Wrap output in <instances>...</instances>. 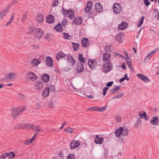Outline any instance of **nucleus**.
Here are the masks:
<instances>
[{"instance_id": "c03bdc74", "label": "nucleus", "mask_w": 159, "mask_h": 159, "mask_svg": "<svg viewBox=\"0 0 159 159\" xmlns=\"http://www.w3.org/2000/svg\"><path fill=\"white\" fill-rule=\"evenodd\" d=\"M48 106L49 108L52 109L54 107L53 102L52 101L49 102L48 104Z\"/></svg>"}, {"instance_id": "bb28decb", "label": "nucleus", "mask_w": 159, "mask_h": 159, "mask_svg": "<svg viewBox=\"0 0 159 159\" xmlns=\"http://www.w3.org/2000/svg\"><path fill=\"white\" fill-rule=\"evenodd\" d=\"M128 26L127 23L125 22H123L118 26V28L120 30H123L126 28Z\"/></svg>"}, {"instance_id": "37998d69", "label": "nucleus", "mask_w": 159, "mask_h": 159, "mask_svg": "<svg viewBox=\"0 0 159 159\" xmlns=\"http://www.w3.org/2000/svg\"><path fill=\"white\" fill-rule=\"evenodd\" d=\"M8 153L7 152L6 153H3L0 157V159H5L8 156Z\"/></svg>"}, {"instance_id": "0eeeda50", "label": "nucleus", "mask_w": 159, "mask_h": 159, "mask_svg": "<svg viewBox=\"0 0 159 159\" xmlns=\"http://www.w3.org/2000/svg\"><path fill=\"white\" fill-rule=\"evenodd\" d=\"M35 37L38 39H39L43 35V31L39 28H36L34 31Z\"/></svg>"}, {"instance_id": "412c9836", "label": "nucleus", "mask_w": 159, "mask_h": 159, "mask_svg": "<svg viewBox=\"0 0 159 159\" xmlns=\"http://www.w3.org/2000/svg\"><path fill=\"white\" fill-rule=\"evenodd\" d=\"M120 87L119 86H115L110 90L111 93L112 94L117 93L120 89Z\"/></svg>"}, {"instance_id": "2f4dec72", "label": "nucleus", "mask_w": 159, "mask_h": 159, "mask_svg": "<svg viewBox=\"0 0 159 159\" xmlns=\"http://www.w3.org/2000/svg\"><path fill=\"white\" fill-rule=\"evenodd\" d=\"M49 93V88H47L43 90L42 95L43 97H46L48 96Z\"/></svg>"}, {"instance_id": "864d4df0", "label": "nucleus", "mask_w": 159, "mask_h": 159, "mask_svg": "<svg viewBox=\"0 0 159 159\" xmlns=\"http://www.w3.org/2000/svg\"><path fill=\"white\" fill-rule=\"evenodd\" d=\"M143 115H141V116H143V117L145 120H149V117L148 116H147L146 115V112L145 111L143 112Z\"/></svg>"}, {"instance_id": "0e129e2a", "label": "nucleus", "mask_w": 159, "mask_h": 159, "mask_svg": "<svg viewBox=\"0 0 159 159\" xmlns=\"http://www.w3.org/2000/svg\"><path fill=\"white\" fill-rule=\"evenodd\" d=\"M108 88L107 87H105L103 88V95L105 96L106 95V91L107 90H108Z\"/></svg>"}, {"instance_id": "9b49d317", "label": "nucleus", "mask_w": 159, "mask_h": 159, "mask_svg": "<svg viewBox=\"0 0 159 159\" xmlns=\"http://www.w3.org/2000/svg\"><path fill=\"white\" fill-rule=\"evenodd\" d=\"M67 60L70 66H73L75 63V59L70 55L67 56Z\"/></svg>"}, {"instance_id": "4be33fe9", "label": "nucleus", "mask_w": 159, "mask_h": 159, "mask_svg": "<svg viewBox=\"0 0 159 159\" xmlns=\"http://www.w3.org/2000/svg\"><path fill=\"white\" fill-rule=\"evenodd\" d=\"M103 140L104 139L102 137L100 138L98 135H96L95 139V142L97 144H101L102 143Z\"/></svg>"}, {"instance_id": "bf43d9fd", "label": "nucleus", "mask_w": 159, "mask_h": 159, "mask_svg": "<svg viewBox=\"0 0 159 159\" xmlns=\"http://www.w3.org/2000/svg\"><path fill=\"white\" fill-rule=\"evenodd\" d=\"M144 4L147 7L149 6L150 4V2L148 0H143Z\"/></svg>"}, {"instance_id": "f704fd0d", "label": "nucleus", "mask_w": 159, "mask_h": 159, "mask_svg": "<svg viewBox=\"0 0 159 159\" xmlns=\"http://www.w3.org/2000/svg\"><path fill=\"white\" fill-rule=\"evenodd\" d=\"M116 39L120 43H121L123 41V36L121 34H119L116 37Z\"/></svg>"}, {"instance_id": "774afa93", "label": "nucleus", "mask_w": 159, "mask_h": 159, "mask_svg": "<svg viewBox=\"0 0 159 159\" xmlns=\"http://www.w3.org/2000/svg\"><path fill=\"white\" fill-rule=\"evenodd\" d=\"M114 56L115 57H117V56H119L120 57H124L122 55H120L119 53H118L117 52H115L114 53Z\"/></svg>"}, {"instance_id": "4d7b16f0", "label": "nucleus", "mask_w": 159, "mask_h": 159, "mask_svg": "<svg viewBox=\"0 0 159 159\" xmlns=\"http://www.w3.org/2000/svg\"><path fill=\"white\" fill-rule=\"evenodd\" d=\"M91 110H92L94 111H98V107H92L90 108H89L88 109V110L89 111Z\"/></svg>"}, {"instance_id": "a18cd8bd", "label": "nucleus", "mask_w": 159, "mask_h": 159, "mask_svg": "<svg viewBox=\"0 0 159 159\" xmlns=\"http://www.w3.org/2000/svg\"><path fill=\"white\" fill-rule=\"evenodd\" d=\"M107 108V106H105L103 107H98V111L102 112L105 110Z\"/></svg>"}, {"instance_id": "6e6d98bb", "label": "nucleus", "mask_w": 159, "mask_h": 159, "mask_svg": "<svg viewBox=\"0 0 159 159\" xmlns=\"http://www.w3.org/2000/svg\"><path fill=\"white\" fill-rule=\"evenodd\" d=\"M127 63L128 65L129 68H130V70L132 71H133V68L131 64V61H128L127 62Z\"/></svg>"}, {"instance_id": "c9c22d12", "label": "nucleus", "mask_w": 159, "mask_h": 159, "mask_svg": "<svg viewBox=\"0 0 159 159\" xmlns=\"http://www.w3.org/2000/svg\"><path fill=\"white\" fill-rule=\"evenodd\" d=\"M54 29L57 31H61L62 30V28L61 24H58L54 27Z\"/></svg>"}, {"instance_id": "dca6fc26", "label": "nucleus", "mask_w": 159, "mask_h": 159, "mask_svg": "<svg viewBox=\"0 0 159 159\" xmlns=\"http://www.w3.org/2000/svg\"><path fill=\"white\" fill-rule=\"evenodd\" d=\"M159 121L158 118L156 116H154L150 120V123L152 125L156 126L158 125Z\"/></svg>"}, {"instance_id": "4c0bfd02", "label": "nucleus", "mask_w": 159, "mask_h": 159, "mask_svg": "<svg viewBox=\"0 0 159 159\" xmlns=\"http://www.w3.org/2000/svg\"><path fill=\"white\" fill-rule=\"evenodd\" d=\"M78 59L81 62L85 63V60L82 54H80L79 55Z\"/></svg>"}, {"instance_id": "79ce46f5", "label": "nucleus", "mask_w": 159, "mask_h": 159, "mask_svg": "<svg viewBox=\"0 0 159 159\" xmlns=\"http://www.w3.org/2000/svg\"><path fill=\"white\" fill-rule=\"evenodd\" d=\"M63 36L65 39L70 40L71 39V36L68 34L64 33L63 34Z\"/></svg>"}, {"instance_id": "72a5a7b5", "label": "nucleus", "mask_w": 159, "mask_h": 159, "mask_svg": "<svg viewBox=\"0 0 159 159\" xmlns=\"http://www.w3.org/2000/svg\"><path fill=\"white\" fill-rule=\"evenodd\" d=\"M82 19L81 17L76 18L73 20V22L77 25H80L82 23Z\"/></svg>"}, {"instance_id": "aec40b11", "label": "nucleus", "mask_w": 159, "mask_h": 159, "mask_svg": "<svg viewBox=\"0 0 159 159\" xmlns=\"http://www.w3.org/2000/svg\"><path fill=\"white\" fill-rule=\"evenodd\" d=\"M55 18L54 16L52 15H50L46 18L47 22L49 23H52L55 21Z\"/></svg>"}, {"instance_id": "f03ea898", "label": "nucleus", "mask_w": 159, "mask_h": 159, "mask_svg": "<svg viewBox=\"0 0 159 159\" xmlns=\"http://www.w3.org/2000/svg\"><path fill=\"white\" fill-rule=\"evenodd\" d=\"M112 68V65L110 61L105 63L102 65V70L103 72L107 73L109 72Z\"/></svg>"}, {"instance_id": "a211bd4d", "label": "nucleus", "mask_w": 159, "mask_h": 159, "mask_svg": "<svg viewBox=\"0 0 159 159\" xmlns=\"http://www.w3.org/2000/svg\"><path fill=\"white\" fill-rule=\"evenodd\" d=\"M43 83L41 81H37L35 84V87L36 89H41L43 88Z\"/></svg>"}, {"instance_id": "cd10ccee", "label": "nucleus", "mask_w": 159, "mask_h": 159, "mask_svg": "<svg viewBox=\"0 0 159 159\" xmlns=\"http://www.w3.org/2000/svg\"><path fill=\"white\" fill-rule=\"evenodd\" d=\"M41 77L42 80L45 83H47L50 79L49 75L47 74H45L42 75Z\"/></svg>"}, {"instance_id": "de8ad7c7", "label": "nucleus", "mask_w": 159, "mask_h": 159, "mask_svg": "<svg viewBox=\"0 0 159 159\" xmlns=\"http://www.w3.org/2000/svg\"><path fill=\"white\" fill-rule=\"evenodd\" d=\"M141 117L139 118L138 120H137L136 123L135 124V125L136 126H138L141 124Z\"/></svg>"}, {"instance_id": "2eb2a0df", "label": "nucleus", "mask_w": 159, "mask_h": 159, "mask_svg": "<svg viewBox=\"0 0 159 159\" xmlns=\"http://www.w3.org/2000/svg\"><path fill=\"white\" fill-rule=\"evenodd\" d=\"M9 8V7H6L0 12V20H2L3 17L7 14Z\"/></svg>"}, {"instance_id": "e433bc0d", "label": "nucleus", "mask_w": 159, "mask_h": 159, "mask_svg": "<svg viewBox=\"0 0 159 159\" xmlns=\"http://www.w3.org/2000/svg\"><path fill=\"white\" fill-rule=\"evenodd\" d=\"M153 10L155 18L157 19V20H159V13L158 10L156 8H154Z\"/></svg>"}, {"instance_id": "7c9ffc66", "label": "nucleus", "mask_w": 159, "mask_h": 159, "mask_svg": "<svg viewBox=\"0 0 159 159\" xmlns=\"http://www.w3.org/2000/svg\"><path fill=\"white\" fill-rule=\"evenodd\" d=\"M31 62L33 66H37L40 63V61L38 59L36 58L33 59L32 60Z\"/></svg>"}, {"instance_id": "6ab92c4d", "label": "nucleus", "mask_w": 159, "mask_h": 159, "mask_svg": "<svg viewBox=\"0 0 159 159\" xmlns=\"http://www.w3.org/2000/svg\"><path fill=\"white\" fill-rule=\"evenodd\" d=\"M76 65V69L78 73L82 72L84 70V65L80 62H78L77 63Z\"/></svg>"}, {"instance_id": "423d86ee", "label": "nucleus", "mask_w": 159, "mask_h": 159, "mask_svg": "<svg viewBox=\"0 0 159 159\" xmlns=\"http://www.w3.org/2000/svg\"><path fill=\"white\" fill-rule=\"evenodd\" d=\"M17 74L15 73L10 72L6 75L5 78L9 80L13 81L16 79Z\"/></svg>"}, {"instance_id": "69168bd1", "label": "nucleus", "mask_w": 159, "mask_h": 159, "mask_svg": "<svg viewBox=\"0 0 159 159\" xmlns=\"http://www.w3.org/2000/svg\"><path fill=\"white\" fill-rule=\"evenodd\" d=\"M49 91L51 92H54L55 90V87L54 86H50L49 88Z\"/></svg>"}, {"instance_id": "052dcab7", "label": "nucleus", "mask_w": 159, "mask_h": 159, "mask_svg": "<svg viewBox=\"0 0 159 159\" xmlns=\"http://www.w3.org/2000/svg\"><path fill=\"white\" fill-rule=\"evenodd\" d=\"M115 119L117 122H120L121 120V118L120 116H117L115 117Z\"/></svg>"}, {"instance_id": "39448f33", "label": "nucleus", "mask_w": 159, "mask_h": 159, "mask_svg": "<svg viewBox=\"0 0 159 159\" xmlns=\"http://www.w3.org/2000/svg\"><path fill=\"white\" fill-rule=\"evenodd\" d=\"M26 126L27 127V129H32L34 130L35 132H42L43 131L41 128L40 126L31 124H28Z\"/></svg>"}, {"instance_id": "e2e57ef3", "label": "nucleus", "mask_w": 159, "mask_h": 159, "mask_svg": "<svg viewBox=\"0 0 159 159\" xmlns=\"http://www.w3.org/2000/svg\"><path fill=\"white\" fill-rule=\"evenodd\" d=\"M151 57H150V56H148V54L146 56L145 58L144 59V61L145 62H147L149 60V58Z\"/></svg>"}, {"instance_id": "6e6552de", "label": "nucleus", "mask_w": 159, "mask_h": 159, "mask_svg": "<svg viewBox=\"0 0 159 159\" xmlns=\"http://www.w3.org/2000/svg\"><path fill=\"white\" fill-rule=\"evenodd\" d=\"M26 77L30 80L34 81L37 79V76L33 72L30 71L28 72L26 75Z\"/></svg>"}, {"instance_id": "f3484780", "label": "nucleus", "mask_w": 159, "mask_h": 159, "mask_svg": "<svg viewBox=\"0 0 159 159\" xmlns=\"http://www.w3.org/2000/svg\"><path fill=\"white\" fill-rule=\"evenodd\" d=\"M28 124H22L17 125L14 126V129H27L26 125Z\"/></svg>"}, {"instance_id": "09e8293b", "label": "nucleus", "mask_w": 159, "mask_h": 159, "mask_svg": "<svg viewBox=\"0 0 159 159\" xmlns=\"http://www.w3.org/2000/svg\"><path fill=\"white\" fill-rule=\"evenodd\" d=\"M144 18V17L143 16L141 18V20L139 21V22L138 23V25H137V26L138 27H140L141 25L142 24V23L143 22Z\"/></svg>"}, {"instance_id": "20e7f679", "label": "nucleus", "mask_w": 159, "mask_h": 159, "mask_svg": "<svg viewBox=\"0 0 159 159\" xmlns=\"http://www.w3.org/2000/svg\"><path fill=\"white\" fill-rule=\"evenodd\" d=\"M21 109L19 107H16L14 108L11 109V117L13 119H16L17 117L19 116L20 114V111H21Z\"/></svg>"}, {"instance_id": "1a4fd4ad", "label": "nucleus", "mask_w": 159, "mask_h": 159, "mask_svg": "<svg viewBox=\"0 0 159 159\" xmlns=\"http://www.w3.org/2000/svg\"><path fill=\"white\" fill-rule=\"evenodd\" d=\"M114 11L117 14L120 13L121 11V6L118 3H115L113 7Z\"/></svg>"}, {"instance_id": "338daca9", "label": "nucleus", "mask_w": 159, "mask_h": 159, "mask_svg": "<svg viewBox=\"0 0 159 159\" xmlns=\"http://www.w3.org/2000/svg\"><path fill=\"white\" fill-rule=\"evenodd\" d=\"M31 47L33 49H36L39 48V46L35 45L32 44L31 46Z\"/></svg>"}, {"instance_id": "58836bf2", "label": "nucleus", "mask_w": 159, "mask_h": 159, "mask_svg": "<svg viewBox=\"0 0 159 159\" xmlns=\"http://www.w3.org/2000/svg\"><path fill=\"white\" fill-rule=\"evenodd\" d=\"M15 15V14L13 13L12 14V15H11V19H10V20L7 22V23L6 24V26H8L10 24L12 21L13 20L14 18V17Z\"/></svg>"}, {"instance_id": "473e14b6", "label": "nucleus", "mask_w": 159, "mask_h": 159, "mask_svg": "<svg viewBox=\"0 0 159 159\" xmlns=\"http://www.w3.org/2000/svg\"><path fill=\"white\" fill-rule=\"evenodd\" d=\"M43 16L41 14H39L36 17L37 21L39 22L40 23L42 22L43 20Z\"/></svg>"}, {"instance_id": "5701e85b", "label": "nucleus", "mask_w": 159, "mask_h": 159, "mask_svg": "<svg viewBox=\"0 0 159 159\" xmlns=\"http://www.w3.org/2000/svg\"><path fill=\"white\" fill-rule=\"evenodd\" d=\"M45 62L46 65L49 67H52L53 66L52 61L49 57H47Z\"/></svg>"}, {"instance_id": "49530a36", "label": "nucleus", "mask_w": 159, "mask_h": 159, "mask_svg": "<svg viewBox=\"0 0 159 159\" xmlns=\"http://www.w3.org/2000/svg\"><path fill=\"white\" fill-rule=\"evenodd\" d=\"M32 141L31 140V139H30L28 140H26L24 142V144L25 145H30L31 143L32 142Z\"/></svg>"}, {"instance_id": "c756f323", "label": "nucleus", "mask_w": 159, "mask_h": 159, "mask_svg": "<svg viewBox=\"0 0 159 159\" xmlns=\"http://www.w3.org/2000/svg\"><path fill=\"white\" fill-rule=\"evenodd\" d=\"M66 56V55L63 53L62 52H58L56 55V59L58 61L60 59V58H65Z\"/></svg>"}, {"instance_id": "9d476101", "label": "nucleus", "mask_w": 159, "mask_h": 159, "mask_svg": "<svg viewBox=\"0 0 159 159\" xmlns=\"http://www.w3.org/2000/svg\"><path fill=\"white\" fill-rule=\"evenodd\" d=\"M88 65L91 69H94L97 65V62L96 60L89 59L88 62Z\"/></svg>"}, {"instance_id": "b1692460", "label": "nucleus", "mask_w": 159, "mask_h": 159, "mask_svg": "<svg viewBox=\"0 0 159 159\" xmlns=\"http://www.w3.org/2000/svg\"><path fill=\"white\" fill-rule=\"evenodd\" d=\"M111 54L110 53L105 52L103 55L102 59L104 61H107L110 59Z\"/></svg>"}, {"instance_id": "f8f14e48", "label": "nucleus", "mask_w": 159, "mask_h": 159, "mask_svg": "<svg viewBox=\"0 0 159 159\" xmlns=\"http://www.w3.org/2000/svg\"><path fill=\"white\" fill-rule=\"evenodd\" d=\"M95 9L98 12H101L103 10V8L102 4L99 2L97 3L95 5Z\"/></svg>"}, {"instance_id": "ea45409f", "label": "nucleus", "mask_w": 159, "mask_h": 159, "mask_svg": "<svg viewBox=\"0 0 159 159\" xmlns=\"http://www.w3.org/2000/svg\"><path fill=\"white\" fill-rule=\"evenodd\" d=\"M64 131L66 132L67 133L72 134L73 133V130L70 127H67L64 129Z\"/></svg>"}, {"instance_id": "f257e3e1", "label": "nucleus", "mask_w": 159, "mask_h": 159, "mask_svg": "<svg viewBox=\"0 0 159 159\" xmlns=\"http://www.w3.org/2000/svg\"><path fill=\"white\" fill-rule=\"evenodd\" d=\"M129 134V130L126 127H120L119 129L116 130L115 132V136L117 137H120L121 136H126Z\"/></svg>"}, {"instance_id": "a19ab883", "label": "nucleus", "mask_w": 159, "mask_h": 159, "mask_svg": "<svg viewBox=\"0 0 159 159\" xmlns=\"http://www.w3.org/2000/svg\"><path fill=\"white\" fill-rule=\"evenodd\" d=\"M72 44L73 46L74 50L76 51L79 47V44L77 43H72Z\"/></svg>"}, {"instance_id": "4468645a", "label": "nucleus", "mask_w": 159, "mask_h": 159, "mask_svg": "<svg viewBox=\"0 0 159 159\" xmlns=\"http://www.w3.org/2000/svg\"><path fill=\"white\" fill-rule=\"evenodd\" d=\"M70 148L71 149L76 148L80 145V143L75 140H72L70 143Z\"/></svg>"}, {"instance_id": "5fc2aeb1", "label": "nucleus", "mask_w": 159, "mask_h": 159, "mask_svg": "<svg viewBox=\"0 0 159 159\" xmlns=\"http://www.w3.org/2000/svg\"><path fill=\"white\" fill-rule=\"evenodd\" d=\"M58 4V0H53L52 4L53 7L57 6Z\"/></svg>"}, {"instance_id": "7ed1b4c3", "label": "nucleus", "mask_w": 159, "mask_h": 159, "mask_svg": "<svg viewBox=\"0 0 159 159\" xmlns=\"http://www.w3.org/2000/svg\"><path fill=\"white\" fill-rule=\"evenodd\" d=\"M61 12L64 16L68 15L69 17L72 20L74 19V13L72 10H66L63 7L61 9Z\"/></svg>"}, {"instance_id": "603ef678", "label": "nucleus", "mask_w": 159, "mask_h": 159, "mask_svg": "<svg viewBox=\"0 0 159 159\" xmlns=\"http://www.w3.org/2000/svg\"><path fill=\"white\" fill-rule=\"evenodd\" d=\"M58 157L61 159H63L64 158V154L62 151L59 152L58 156Z\"/></svg>"}, {"instance_id": "13d9d810", "label": "nucleus", "mask_w": 159, "mask_h": 159, "mask_svg": "<svg viewBox=\"0 0 159 159\" xmlns=\"http://www.w3.org/2000/svg\"><path fill=\"white\" fill-rule=\"evenodd\" d=\"M67 159H75V157L73 154H70L67 157Z\"/></svg>"}, {"instance_id": "680f3d73", "label": "nucleus", "mask_w": 159, "mask_h": 159, "mask_svg": "<svg viewBox=\"0 0 159 159\" xmlns=\"http://www.w3.org/2000/svg\"><path fill=\"white\" fill-rule=\"evenodd\" d=\"M68 21L66 19H64L62 22V24L63 26H65L67 24Z\"/></svg>"}, {"instance_id": "3c124183", "label": "nucleus", "mask_w": 159, "mask_h": 159, "mask_svg": "<svg viewBox=\"0 0 159 159\" xmlns=\"http://www.w3.org/2000/svg\"><path fill=\"white\" fill-rule=\"evenodd\" d=\"M27 18V14L25 12H24L22 16V22L25 21Z\"/></svg>"}, {"instance_id": "c85d7f7f", "label": "nucleus", "mask_w": 159, "mask_h": 159, "mask_svg": "<svg viewBox=\"0 0 159 159\" xmlns=\"http://www.w3.org/2000/svg\"><path fill=\"white\" fill-rule=\"evenodd\" d=\"M92 6V3L91 1H89L88 2L86 7L85 9V11L86 12H88L90 10Z\"/></svg>"}, {"instance_id": "a878e982", "label": "nucleus", "mask_w": 159, "mask_h": 159, "mask_svg": "<svg viewBox=\"0 0 159 159\" xmlns=\"http://www.w3.org/2000/svg\"><path fill=\"white\" fill-rule=\"evenodd\" d=\"M82 44L84 48H86L89 44L88 39L87 38H84L82 41Z\"/></svg>"}, {"instance_id": "ddd939ff", "label": "nucleus", "mask_w": 159, "mask_h": 159, "mask_svg": "<svg viewBox=\"0 0 159 159\" xmlns=\"http://www.w3.org/2000/svg\"><path fill=\"white\" fill-rule=\"evenodd\" d=\"M137 75L139 79L143 81L144 82L148 83L150 81V80L147 76L142 74H138Z\"/></svg>"}, {"instance_id": "393cba45", "label": "nucleus", "mask_w": 159, "mask_h": 159, "mask_svg": "<svg viewBox=\"0 0 159 159\" xmlns=\"http://www.w3.org/2000/svg\"><path fill=\"white\" fill-rule=\"evenodd\" d=\"M17 97L20 100L24 101L28 100L27 98L24 95L18 93L17 95Z\"/></svg>"}, {"instance_id": "8fccbe9b", "label": "nucleus", "mask_w": 159, "mask_h": 159, "mask_svg": "<svg viewBox=\"0 0 159 159\" xmlns=\"http://www.w3.org/2000/svg\"><path fill=\"white\" fill-rule=\"evenodd\" d=\"M8 156L11 159L15 157V154L13 152H10L9 153H8Z\"/></svg>"}]
</instances>
